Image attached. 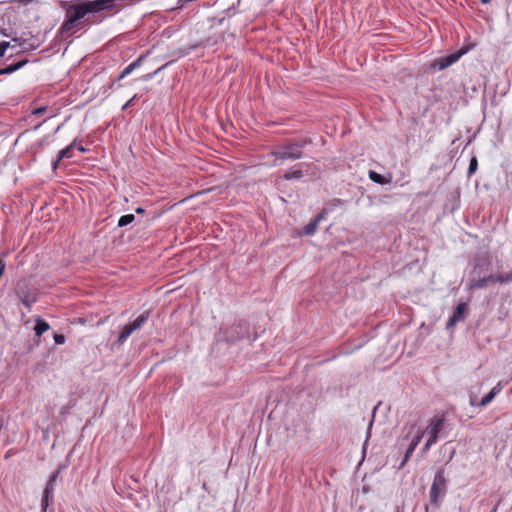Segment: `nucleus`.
Instances as JSON below:
<instances>
[{
    "mask_svg": "<svg viewBox=\"0 0 512 512\" xmlns=\"http://www.w3.org/2000/svg\"><path fill=\"white\" fill-rule=\"evenodd\" d=\"M114 2L115 0H88L69 7L66 11L67 19L60 29L61 32L63 34L69 33L86 14L111 9L114 7Z\"/></svg>",
    "mask_w": 512,
    "mask_h": 512,
    "instance_id": "f257e3e1",
    "label": "nucleus"
},
{
    "mask_svg": "<svg viewBox=\"0 0 512 512\" xmlns=\"http://www.w3.org/2000/svg\"><path fill=\"white\" fill-rule=\"evenodd\" d=\"M310 141L303 140L284 146L281 150L273 152L276 157L273 165H281L284 160H297L302 157V149Z\"/></svg>",
    "mask_w": 512,
    "mask_h": 512,
    "instance_id": "f03ea898",
    "label": "nucleus"
},
{
    "mask_svg": "<svg viewBox=\"0 0 512 512\" xmlns=\"http://www.w3.org/2000/svg\"><path fill=\"white\" fill-rule=\"evenodd\" d=\"M446 492V479L444 476V471L439 470L436 472L433 483L430 488L429 498L430 503L435 507H439L440 497L443 496Z\"/></svg>",
    "mask_w": 512,
    "mask_h": 512,
    "instance_id": "7ed1b4c3",
    "label": "nucleus"
},
{
    "mask_svg": "<svg viewBox=\"0 0 512 512\" xmlns=\"http://www.w3.org/2000/svg\"><path fill=\"white\" fill-rule=\"evenodd\" d=\"M148 315L149 313L145 312L138 316L132 323L125 325L119 334L116 343L118 345H122L134 331L140 329L146 323Z\"/></svg>",
    "mask_w": 512,
    "mask_h": 512,
    "instance_id": "20e7f679",
    "label": "nucleus"
},
{
    "mask_svg": "<svg viewBox=\"0 0 512 512\" xmlns=\"http://www.w3.org/2000/svg\"><path fill=\"white\" fill-rule=\"evenodd\" d=\"M16 295L23 303V305H25L29 309L31 305L35 303L37 300L36 291L29 289L25 283H18L16 288Z\"/></svg>",
    "mask_w": 512,
    "mask_h": 512,
    "instance_id": "39448f33",
    "label": "nucleus"
},
{
    "mask_svg": "<svg viewBox=\"0 0 512 512\" xmlns=\"http://www.w3.org/2000/svg\"><path fill=\"white\" fill-rule=\"evenodd\" d=\"M444 425L443 416H434L431 420L427 428L423 431L424 434L428 435V440L430 443H436L438 439V434L442 430Z\"/></svg>",
    "mask_w": 512,
    "mask_h": 512,
    "instance_id": "423d86ee",
    "label": "nucleus"
},
{
    "mask_svg": "<svg viewBox=\"0 0 512 512\" xmlns=\"http://www.w3.org/2000/svg\"><path fill=\"white\" fill-rule=\"evenodd\" d=\"M466 53V50L461 49L455 53H452L450 55L440 57L435 59L431 63L432 68H438V70H443L451 66L452 64L456 63L462 55Z\"/></svg>",
    "mask_w": 512,
    "mask_h": 512,
    "instance_id": "0eeeda50",
    "label": "nucleus"
},
{
    "mask_svg": "<svg viewBox=\"0 0 512 512\" xmlns=\"http://www.w3.org/2000/svg\"><path fill=\"white\" fill-rule=\"evenodd\" d=\"M8 48L14 50L15 53H19L22 50H27V40L22 38H13L11 42H0V57L4 56L5 51Z\"/></svg>",
    "mask_w": 512,
    "mask_h": 512,
    "instance_id": "6e6552de",
    "label": "nucleus"
},
{
    "mask_svg": "<svg viewBox=\"0 0 512 512\" xmlns=\"http://www.w3.org/2000/svg\"><path fill=\"white\" fill-rule=\"evenodd\" d=\"M246 333L247 325L245 323H235L226 331V340L236 341L240 338H243Z\"/></svg>",
    "mask_w": 512,
    "mask_h": 512,
    "instance_id": "1a4fd4ad",
    "label": "nucleus"
},
{
    "mask_svg": "<svg viewBox=\"0 0 512 512\" xmlns=\"http://www.w3.org/2000/svg\"><path fill=\"white\" fill-rule=\"evenodd\" d=\"M58 474H59V471L54 473L47 482L46 488L44 490V495H43V498L41 501V505L43 508H46L48 506V500H49V497L52 496V493L54 491V486H55Z\"/></svg>",
    "mask_w": 512,
    "mask_h": 512,
    "instance_id": "9d476101",
    "label": "nucleus"
},
{
    "mask_svg": "<svg viewBox=\"0 0 512 512\" xmlns=\"http://www.w3.org/2000/svg\"><path fill=\"white\" fill-rule=\"evenodd\" d=\"M58 474H59V471L54 473L47 482L46 488L44 490V495H43V498L41 501V505L43 508H46L48 506V500H49V497L52 496V493L54 491V486H55Z\"/></svg>",
    "mask_w": 512,
    "mask_h": 512,
    "instance_id": "9b49d317",
    "label": "nucleus"
},
{
    "mask_svg": "<svg viewBox=\"0 0 512 512\" xmlns=\"http://www.w3.org/2000/svg\"><path fill=\"white\" fill-rule=\"evenodd\" d=\"M467 309V306L465 303H460L457 305L456 309L453 312V315L449 318L447 322V327L454 326L457 322L464 319V313Z\"/></svg>",
    "mask_w": 512,
    "mask_h": 512,
    "instance_id": "f8f14e48",
    "label": "nucleus"
},
{
    "mask_svg": "<svg viewBox=\"0 0 512 512\" xmlns=\"http://www.w3.org/2000/svg\"><path fill=\"white\" fill-rule=\"evenodd\" d=\"M423 436H424V432H418L417 435H415V437L412 439L411 443L409 444V446L405 452L404 459L400 465V468H402L406 464L409 457L413 454L414 450L416 449L418 444L421 442Z\"/></svg>",
    "mask_w": 512,
    "mask_h": 512,
    "instance_id": "ddd939ff",
    "label": "nucleus"
},
{
    "mask_svg": "<svg viewBox=\"0 0 512 512\" xmlns=\"http://www.w3.org/2000/svg\"><path fill=\"white\" fill-rule=\"evenodd\" d=\"M495 282H496L495 277L490 275V276L483 277V278H480L477 280H473L469 285V289L485 288L489 285V283H495Z\"/></svg>",
    "mask_w": 512,
    "mask_h": 512,
    "instance_id": "4468645a",
    "label": "nucleus"
},
{
    "mask_svg": "<svg viewBox=\"0 0 512 512\" xmlns=\"http://www.w3.org/2000/svg\"><path fill=\"white\" fill-rule=\"evenodd\" d=\"M323 219V214L317 215L303 228V233L306 235H312L316 232L319 222Z\"/></svg>",
    "mask_w": 512,
    "mask_h": 512,
    "instance_id": "2eb2a0df",
    "label": "nucleus"
},
{
    "mask_svg": "<svg viewBox=\"0 0 512 512\" xmlns=\"http://www.w3.org/2000/svg\"><path fill=\"white\" fill-rule=\"evenodd\" d=\"M501 385L500 384H497L495 387L492 388V390L482 398V400L480 401L479 403V406H486L488 405L494 398L495 396L501 391Z\"/></svg>",
    "mask_w": 512,
    "mask_h": 512,
    "instance_id": "dca6fc26",
    "label": "nucleus"
},
{
    "mask_svg": "<svg viewBox=\"0 0 512 512\" xmlns=\"http://www.w3.org/2000/svg\"><path fill=\"white\" fill-rule=\"evenodd\" d=\"M142 59H143V56L139 57L137 60H135L134 62L130 63L124 70L123 72L119 75L118 77V80H121L123 79L124 77H126L127 75H129L135 68L139 67L141 62H142Z\"/></svg>",
    "mask_w": 512,
    "mask_h": 512,
    "instance_id": "f3484780",
    "label": "nucleus"
},
{
    "mask_svg": "<svg viewBox=\"0 0 512 512\" xmlns=\"http://www.w3.org/2000/svg\"><path fill=\"white\" fill-rule=\"evenodd\" d=\"M49 329H50V326L46 321H44L40 318L36 319V325L34 327L36 336L40 337L44 332L48 331Z\"/></svg>",
    "mask_w": 512,
    "mask_h": 512,
    "instance_id": "a211bd4d",
    "label": "nucleus"
},
{
    "mask_svg": "<svg viewBox=\"0 0 512 512\" xmlns=\"http://www.w3.org/2000/svg\"><path fill=\"white\" fill-rule=\"evenodd\" d=\"M369 178L378 184L384 185L390 182V179H387L386 177L382 176L381 174L375 172V171H369Z\"/></svg>",
    "mask_w": 512,
    "mask_h": 512,
    "instance_id": "6ab92c4d",
    "label": "nucleus"
},
{
    "mask_svg": "<svg viewBox=\"0 0 512 512\" xmlns=\"http://www.w3.org/2000/svg\"><path fill=\"white\" fill-rule=\"evenodd\" d=\"M25 63H26V61L23 60V61L17 62L16 64H12L4 69H1L0 74H10V73L18 70L19 68H21L23 65H25Z\"/></svg>",
    "mask_w": 512,
    "mask_h": 512,
    "instance_id": "aec40b11",
    "label": "nucleus"
},
{
    "mask_svg": "<svg viewBox=\"0 0 512 512\" xmlns=\"http://www.w3.org/2000/svg\"><path fill=\"white\" fill-rule=\"evenodd\" d=\"M303 176V171L301 169H294L284 174V179L292 180V179H300Z\"/></svg>",
    "mask_w": 512,
    "mask_h": 512,
    "instance_id": "412c9836",
    "label": "nucleus"
},
{
    "mask_svg": "<svg viewBox=\"0 0 512 512\" xmlns=\"http://www.w3.org/2000/svg\"><path fill=\"white\" fill-rule=\"evenodd\" d=\"M135 220V216L133 214H126L120 217L118 221L119 227H124L128 224H131Z\"/></svg>",
    "mask_w": 512,
    "mask_h": 512,
    "instance_id": "4be33fe9",
    "label": "nucleus"
},
{
    "mask_svg": "<svg viewBox=\"0 0 512 512\" xmlns=\"http://www.w3.org/2000/svg\"><path fill=\"white\" fill-rule=\"evenodd\" d=\"M495 279H496V282H499V283L512 282V271L509 273L503 274V275H499V276L495 277Z\"/></svg>",
    "mask_w": 512,
    "mask_h": 512,
    "instance_id": "5701e85b",
    "label": "nucleus"
},
{
    "mask_svg": "<svg viewBox=\"0 0 512 512\" xmlns=\"http://www.w3.org/2000/svg\"><path fill=\"white\" fill-rule=\"evenodd\" d=\"M477 166H478L477 159L475 157H473L469 163L468 173L473 174L477 170Z\"/></svg>",
    "mask_w": 512,
    "mask_h": 512,
    "instance_id": "b1692460",
    "label": "nucleus"
},
{
    "mask_svg": "<svg viewBox=\"0 0 512 512\" xmlns=\"http://www.w3.org/2000/svg\"><path fill=\"white\" fill-rule=\"evenodd\" d=\"M71 156L69 148L66 147L59 152L58 161H61L64 158H70Z\"/></svg>",
    "mask_w": 512,
    "mask_h": 512,
    "instance_id": "393cba45",
    "label": "nucleus"
},
{
    "mask_svg": "<svg viewBox=\"0 0 512 512\" xmlns=\"http://www.w3.org/2000/svg\"><path fill=\"white\" fill-rule=\"evenodd\" d=\"M164 67H165V66H162V67L158 68L157 70H155L153 73H148V74H146V75L142 76V78H141V79H142L143 81H148V80H150L154 75H156V74H157L159 71H161Z\"/></svg>",
    "mask_w": 512,
    "mask_h": 512,
    "instance_id": "a878e982",
    "label": "nucleus"
},
{
    "mask_svg": "<svg viewBox=\"0 0 512 512\" xmlns=\"http://www.w3.org/2000/svg\"><path fill=\"white\" fill-rule=\"evenodd\" d=\"M54 341L56 344H64L65 343V336L63 334H55L54 335Z\"/></svg>",
    "mask_w": 512,
    "mask_h": 512,
    "instance_id": "bb28decb",
    "label": "nucleus"
},
{
    "mask_svg": "<svg viewBox=\"0 0 512 512\" xmlns=\"http://www.w3.org/2000/svg\"><path fill=\"white\" fill-rule=\"evenodd\" d=\"M46 107L45 106H41L39 108H36L34 111H33V114L34 115H40V114H43L45 111H46Z\"/></svg>",
    "mask_w": 512,
    "mask_h": 512,
    "instance_id": "cd10ccee",
    "label": "nucleus"
},
{
    "mask_svg": "<svg viewBox=\"0 0 512 512\" xmlns=\"http://www.w3.org/2000/svg\"><path fill=\"white\" fill-rule=\"evenodd\" d=\"M6 264L5 261L0 258V278L2 277L4 270H5Z\"/></svg>",
    "mask_w": 512,
    "mask_h": 512,
    "instance_id": "c85d7f7f",
    "label": "nucleus"
},
{
    "mask_svg": "<svg viewBox=\"0 0 512 512\" xmlns=\"http://www.w3.org/2000/svg\"><path fill=\"white\" fill-rule=\"evenodd\" d=\"M433 444H434V443H430V441H429V440H427V441H426V443H425V445H424V447H423V449H422V452H423V453H426V452L430 449V447H431Z\"/></svg>",
    "mask_w": 512,
    "mask_h": 512,
    "instance_id": "c756f323",
    "label": "nucleus"
},
{
    "mask_svg": "<svg viewBox=\"0 0 512 512\" xmlns=\"http://www.w3.org/2000/svg\"><path fill=\"white\" fill-rule=\"evenodd\" d=\"M76 147V141H73L67 148H69L70 152Z\"/></svg>",
    "mask_w": 512,
    "mask_h": 512,
    "instance_id": "7c9ffc66",
    "label": "nucleus"
},
{
    "mask_svg": "<svg viewBox=\"0 0 512 512\" xmlns=\"http://www.w3.org/2000/svg\"><path fill=\"white\" fill-rule=\"evenodd\" d=\"M76 147V141H73L67 148H69L70 152Z\"/></svg>",
    "mask_w": 512,
    "mask_h": 512,
    "instance_id": "2f4dec72",
    "label": "nucleus"
},
{
    "mask_svg": "<svg viewBox=\"0 0 512 512\" xmlns=\"http://www.w3.org/2000/svg\"><path fill=\"white\" fill-rule=\"evenodd\" d=\"M60 161H58V158L55 160V162L53 163V169L56 170L58 165H59Z\"/></svg>",
    "mask_w": 512,
    "mask_h": 512,
    "instance_id": "473e14b6",
    "label": "nucleus"
},
{
    "mask_svg": "<svg viewBox=\"0 0 512 512\" xmlns=\"http://www.w3.org/2000/svg\"><path fill=\"white\" fill-rule=\"evenodd\" d=\"M136 213L142 214V213H144V209L139 207V208L136 209Z\"/></svg>",
    "mask_w": 512,
    "mask_h": 512,
    "instance_id": "72a5a7b5",
    "label": "nucleus"
},
{
    "mask_svg": "<svg viewBox=\"0 0 512 512\" xmlns=\"http://www.w3.org/2000/svg\"><path fill=\"white\" fill-rule=\"evenodd\" d=\"M77 149L82 153L86 151V149L83 146H79L77 147Z\"/></svg>",
    "mask_w": 512,
    "mask_h": 512,
    "instance_id": "f704fd0d",
    "label": "nucleus"
},
{
    "mask_svg": "<svg viewBox=\"0 0 512 512\" xmlns=\"http://www.w3.org/2000/svg\"><path fill=\"white\" fill-rule=\"evenodd\" d=\"M470 404H471L472 406L478 405V404L475 402V400H474L473 398H471V400H470Z\"/></svg>",
    "mask_w": 512,
    "mask_h": 512,
    "instance_id": "c9c22d12",
    "label": "nucleus"
},
{
    "mask_svg": "<svg viewBox=\"0 0 512 512\" xmlns=\"http://www.w3.org/2000/svg\"><path fill=\"white\" fill-rule=\"evenodd\" d=\"M482 3L487 4L490 2V0H481Z\"/></svg>",
    "mask_w": 512,
    "mask_h": 512,
    "instance_id": "e433bc0d",
    "label": "nucleus"
},
{
    "mask_svg": "<svg viewBox=\"0 0 512 512\" xmlns=\"http://www.w3.org/2000/svg\"><path fill=\"white\" fill-rule=\"evenodd\" d=\"M496 511H497V506L494 507V509L491 512H496Z\"/></svg>",
    "mask_w": 512,
    "mask_h": 512,
    "instance_id": "4c0bfd02",
    "label": "nucleus"
}]
</instances>
